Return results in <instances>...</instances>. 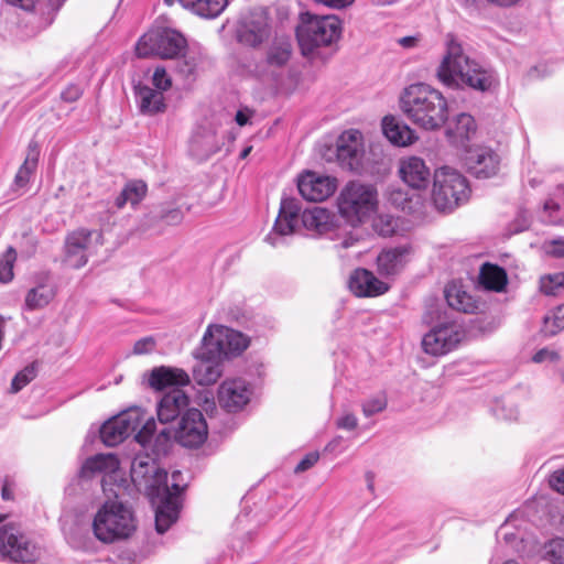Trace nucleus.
Masks as SVG:
<instances>
[{"label": "nucleus", "mask_w": 564, "mask_h": 564, "mask_svg": "<svg viewBox=\"0 0 564 564\" xmlns=\"http://www.w3.org/2000/svg\"><path fill=\"white\" fill-rule=\"evenodd\" d=\"M131 479L135 487L160 505L155 512V529L163 534L178 518V495L184 486L178 484L181 471L172 474V482H167V473L161 469L155 459L148 453H139L131 463Z\"/></svg>", "instance_id": "1"}, {"label": "nucleus", "mask_w": 564, "mask_h": 564, "mask_svg": "<svg viewBox=\"0 0 564 564\" xmlns=\"http://www.w3.org/2000/svg\"><path fill=\"white\" fill-rule=\"evenodd\" d=\"M400 108L413 124L426 131L440 130L448 120L446 98L425 84L406 87L400 97Z\"/></svg>", "instance_id": "2"}, {"label": "nucleus", "mask_w": 564, "mask_h": 564, "mask_svg": "<svg viewBox=\"0 0 564 564\" xmlns=\"http://www.w3.org/2000/svg\"><path fill=\"white\" fill-rule=\"evenodd\" d=\"M437 77L446 86L465 84L480 91L490 89L495 83L492 72L470 59L452 35L447 36L446 54L437 68Z\"/></svg>", "instance_id": "3"}, {"label": "nucleus", "mask_w": 564, "mask_h": 564, "mask_svg": "<svg viewBox=\"0 0 564 564\" xmlns=\"http://www.w3.org/2000/svg\"><path fill=\"white\" fill-rule=\"evenodd\" d=\"M155 427L152 416L147 417L140 408H132L107 421L100 429V437L105 445L112 447L137 432L135 441L145 445L150 442Z\"/></svg>", "instance_id": "4"}, {"label": "nucleus", "mask_w": 564, "mask_h": 564, "mask_svg": "<svg viewBox=\"0 0 564 564\" xmlns=\"http://www.w3.org/2000/svg\"><path fill=\"white\" fill-rule=\"evenodd\" d=\"M469 195L468 181L459 171L448 165L434 171L431 199L438 212H453L466 203Z\"/></svg>", "instance_id": "5"}, {"label": "nucleus", "mask_w": 564, "mask_h": 564, "mask_svg": "<svg viewBox=\"0 0 564 564\" xmlns=\"http://www.w3.org/2000/svg\"><path fill=\"white\" fill-rule=\"evenodd\" d=\"M337 206L347 223L358 226L377 209V188L359 181L348 182L337 198Z\"/></svg>", "instance_id": "6"}, {"label": "nucleus", "mask_w": 564, "mask_h": 564, "mask_svg": "<svg viewBox=\"0 0 564 564\" xmlns=\"http://www.w3.org/2000/svg\"><path fill=\"white\" fill-rule=\"evenodd\" d=\"M135 519L129 507L120 501H106L93 522L96 538L102 542L126 539L135 530Z\"/></svg>", "instance_id": "7"}, {"label": "nucleus", "mask_w": 564, "mask_h": 564, "mask_svg": "<svg viewBox=\"0 0 564 564\" xmlns=\"http://www.w3.org/2000/svg\"><path fill=\"white\" fill-rule=\"evenodd\" d=\"M340 34L341 22L338 17L315 15L310 12L301 14L296 35L304 55L311 54L316 47L330 45Z\"/></svg>", "instance_id": "8"}, {"label": "nucleus", "mask_w": 564, "mask_h": 564, "mask_svg": "<svg viewBox=\"0 0 564 564\" xmlns=\"http://www.w3.org/2000/svg\"><path fill=\"white\" fill-rule=\"evenodd\" d=\"M184 36L171 29H152L137 43L135 52L139 57L152 55L161 58H175L185 48Z\"/></svg>", "instance_id": "9"}, {"label": "nucleus", "mask_w": 564, "mask_h": 564, "mask_svg": "<svg viewBox=\"0 0 564 564\" xmlns=\"http://www.w3.org/2000/svg\"><path fill=\"white\" fill-rule=\"evenodd\" d=\"M202 344L209 347L221 359L236 357L249 346L248 338L232 328L223 325H209Z\"/></svg>", "instance_id": "10"}, {"label": "nucleus", "mask_w": 564, "mask_h": 564, "mask_svg": "<svg viewBox=\"0 0 564 564\" xmlns=\"http://www.w3.org/2000/svg\"><path fill=\"white\" fill-rule=\"evenodd\" d=\"M101 234L96 230L80 229L72 232L66 238L65 250H66V262L74 269L84 267L88 258L96 251V248L100 246Z\"/></svg>", "instance_id": "11"}, {"label": "nucleus", "mask_w": 564, "mask_h": 564, "mask_svg": "<svg viewBox=\"0 0 564 564\" xmlns=\"http://www.w3.org/2000/svg\"><path fill=\"white\" fill-rule=\"evenodd\" d=\"M336 148L337 161L343 169L351 172L362 170L365 145L362 133L359 130L344 131L337 139Z\"/></svg>", "instance_id": "12"}, {"label": "nucleus", "mask_w": 564, "mask_h": 564, "mask_svg": "<svg viewBox=\"0 0 564 564\" xmlns=\"http://www.w3.org/2000/svg\"><path fill=\"white\" fill-rule=\"evenodd\" d=\"M292 43L289 37L275 39L267 50L265 57L256 65V74L261 78L275 79L292 57Z\"/></svg>", "instance_id": "13"}, {"label": "nucleus", "mask_w": 564, "mask_h": 564, "mask_svg": "<svg viewBox=\"0 0 564 564\" xmlns=\"http://www.w3.org/2000/svg\"><path fill=\"white\" fill-rule=\"evenodd\" d=\"M251 384L242 378H227L218 387L219 405L229 413L242 411L252 397Z\"/></svg>", "instance_id": "14"}, {"label": "nucleus", "mask_w": 564, "mask_h": 564, "mask_svg": "<svg viewBox=\"0 0 564 564\" xmlns=\"http://www.w3.org/2000/svg\"><path fill=\"white\" fill-rule=\"evenodd\" d=\"M462 337L458 325L443 323L436 325L423 336L422 348L431 356H442L456 348Z\"/></svg>", "instance_id": "15"}, {"label": "nucleus", "mask_w": 564, "mask_h": 564, "mask_svg": "<svg viewBox=\"0 0 564 564\" xmlns=\"http://www.w3.org/2000/svg\"><path fill=\"white\" fill-rule=\"evenodd\" d=\"M207 423L197 409L187 410L181 417L175 432L177 442L185 447H198L207 438Z\"/></svg>", "instance_id": "16"}, {"label": "nucleus", "mask_w": 564, "mask_h": 564, "mask_svg": "<svg viewBox=\"0 0 564 564\" xmlns=\"http://www.w3.org/2000/svg\"><path fill=\"white\" fill-rule=\"evenodd\" d=\"M398 175L412 189L424 191L429 187L433 174L421 156L406 155L398 162Z\"/></svg>", "instance_id": "17"}, {"label": "nucleus", "mask_w": 564, "mask_h": 564, "mask_svg": "<svg viewBox=\"0 0 564 564\" xmlns=\"http://www.w3.org/2000/svg\"><path fill=\"white\" fill-rule=\"evenodd\" d=\"M466 166L477 178H490L498 173L499 155L488 147H476L467 151Z\"/></svg>", "instance_id": "18"}, {"label": "nucleus", "mask_w": 564, "mask_h": 564, "mask_svg": "<svg viewBox=\"0 0 564 564\" xmlns=\"http://www.w3.org/2000/svg\"><path fill=\"white\" fill-rule=\"evenodd\" d=\"M192 372L197 384L212 386L224 373L223 359L209 347L203 346L202 351L196 355Z\"/></svg>", "instance_id": "19"}, {"label": "nucleus", "mask_w": 564, "mask_h": 564, "mask_svg": "<svg viewBox=\"0 0 564 564\" xmlns=\"http://www.w3.org/2000/svg\"><path fill=\"white\" fill-rule=\"evenodd\" d=\"M337 187L335 177L306 172L297 182L300 194L306 200L321 202L328 198Z\"/></svg>", "instance_id": "20"}, {"label": "nucleus", "mask_w": 564, "mask_h": 564, "mask_svg": "<svg viewBox=\"0 0 564 564\" xmlns=\"http://www.w3.org/2000/svg\"><path fill=\"white\" fill-rule=\"evenodd\" d=\"M349 290L359 297L378 296L388 291V284L380 281L366 269H356L349 280Z\"/></svg>", "instance_id": "21"}, {"label": "nucleus", "mask_w": 564, "mask_h": 564, "mask_svg": "<svg viewBox=\"0 0 564 564\" xmlns=\"http://www.w3.org/2000/svg\"><path fill=\"white\" fill-rule=\"evenodd\" d=\"M189 405V398L182 389H172L165 393L158 403L156 412L161 423H169L182 413L184 414Z\"/></svg>", "instance_id": "22"}, {"label": "nucleus", "mask_w": 564, "mask_h": 564, "mask_svg": "<svg viewBox=\"0 0 564 564\" xmlns=\"http://www.w3.org/2000/svg\"><path fill=\"white\" fill-rule=\"evenodd\" d=\"M189 383L188 373L181 368L161 366L154 368L149 376L150 387L159 391L167 388L181 389Z\"/></svg>", "instance_id": "23"}, {"label": "nucleus", "mask_w": 564, "mask_h": 564, "mask_svg": "<svg viewBox=\"0 0 564 564\" xmlns=\"http://www.w3.org/2000/svg\"><path fill=\"white\" fill-rule=\"evenodd\" d=\"M410 253V246L383 250L377 258L378 272L386 276L399 273L404 268Z\"/></svg>", "instance_id": "24"}, {"label": "nucleus", "mask_w": 564, "mask_h": 564, "mask_svg": "<svg viewBox=\"0 0 564 564\" xmlns=\"http://www.w3.org/2000/svg\"><path fill=\"white\" fill-rule=\"evenodd\" d=\"M301 207L295 198H283L281 200L279 215L275 219L273 231L280 236H288L294 232L299 224Z\"/></svg>", "instance_id": "25"}, {"label": "nucleus", "mask_w": 564, "mask_h": 564, "mask_svg": "<svg viewBox=\"0 0 564 564\" xmlns=\"http://www.w3.org/2000/svg\"><path fill=\"white\" fill-rule=\"evenodd\" d=\"M269 36V24L264 14L252 15L238 30L239 42L257 46Z\"/></svg>", "instance_id": "26"}, {"label": "nucleus", "mask_w": 564, "mask_h": 564, "mask_svg": "<svg viewBox=\"0 0 564 564\" xmlns=\"http://www.w3.org/2000/svg\"><path fill=\"white\" fill-rule=\"evenodd\" d=\"M301 220L305 229L317 235L329 232L335 228L334 214L318 206L303 210Z\"/></svg>", "instance_id": "27"}, {"label": "nucleus", "mask_w": 564, "mask_h": 564, "mask_svg": "<svg viewBox=\"0 0 564 564\" xmlns=\"http://www.w3.org/2000/svg\"><path fill=\"white\" fill-rule=\"evenodd\" d=\"M382 131L386 138L398 147H406L417 140L414 130L392 116L382 119Z\"/></svg>", "instance_id": "28"}, {"label": "nucleus", "mask_w": 564, "mask_h": 564, "mask_svg": "<svg viewBox=\"0 0 564 564\" xmlns=\"http://www.w3.org/2000/svg\"><path fill=\"white\" fill-rule=\"evenodd\" d=\"M476 133V122L468 113L457 115L446 129V135L449 141L458 147L465 143Z\"/></svg>", "instance_id": "29"}, {"label": "nucleus", "mask_w": 564, "mask_h": 564, "mask_svg": "<svg viewBox=\"0 0 564 564\" xmlns=\"http://www.w3.org/2000/svg\"><path fill=\"white\" fill-rule=\"evenodd\" d=\"M137 102L140 112L143 115H155L165 110L163 93L148 86H140L135 89Z\"/></svg>", "instance_id": "30"}, {"label": "nucleus", "mask_w": 564, "mask_h": 564, "mask_svg": "<svg viewBox=\"0 0 564 564\" xmlns=\"http://www.w3.org/2000/svg\"><path fill=\"white\" fill-rule=\"evenodd\" d=\"M445 299L447 304L458 312L475 313L478 308L477 302L473 296L455 282L446 285Z\"/></svg>", "instance_id": "31"}, {"label": "nucleus", "mask_w": 564, "mask_h": 564, "mask_svg": "<svg viewBox=\"0 0 564 564\" xmlns=\"http://www.w3.org/2000/svg\"><path fill=\"white\" fill-rule=\"evenodd\" d=\"M148 193V186L143 181H129L115 199V206L122 209L127 204L132 207L139 205Z\"/></svg>", "instance_id": "32"}, {"label": "nucleus", "mask_w": 564, "mask_h": 564, "mask_svg": "<svg viewBox=\"0 0 564 564\" xmlns=\"http://www.w3.org/2000/svg\"><path fill=\"white\" fill-rule=\"evenodd\" d=\"M119 469V459L113 454H98L86 459L82 475L90 477L96 473L112 474Z\"/></svg>", "instance_id": "33"}, {"label": "nucleus", "mask_w": 564, "mask_h": 564, "mask_svg": "<svg viewBox=\"0 0 564 564\" xmlns=\"http://www.w3.org/2000/svg\"><path fill=\"white\" fill-rule=\"evenodd\" d=\"M181 6L185 9L191 10L195 14L213 19L219 15L226 6L228 0H177Z\"/></svg>", "instance_id": "34"}, {"label": "nucleus", "mask_w": 564, "mask_h": 564, "mask_svg": "<svg viewBox=\"0 0 564 564\" xmlns=\"http://www.w3.org/2000/svg\"><path fill=\"white\" fill-rule=\"evenodd\" d=\"M54 296V286L50 283L42 282L28 291L24 306L29 311L41 310L48 305Z\"/></svg>", "instance_id": "35"}, {"label": "nucleus", "mask_w": 564, "mask_h": 564, "mask_svg": "<svg viewBox=\"0 0 564 564\" xmlns=\"http://www.w3.org/2000/svg\"><path fill=\"white\" fill-rule=\"evenodd\" d=\"M479 280L485 289L500 292L507 284V273L498 265L485 263L480 269Z\"/></svg>", "instance_id": "36"}, {"label": "nucleus", "mask_w": 564, "mask_h": 564, "mask_svg": "<svg viewBox=\"0 0 564 564\" xmlns=\"http://www.w3.org/2000/svg\"><path fill=\"white\" fill-rule=\"evenodd\" d=\"M40 158V147L37 142L31 141L28 147L26 156L23 164L18 170L14 177L17 186L22 187L30 181L31 175L35 172Z\"/></svg>", "instance_id": "37"}, {"label": "nucleus", "mask_w": 564, "mask_h": 564, "mask_svg": "<svg viewBox=\"0 0 564 564\" xmlns=\"http://www.w3.org/2000/svg\"><path fill=\"white\" fill-rule=\"evenodd\" d=\"M564 329V304L558 305L543 319L542 332L545 336H554Z\"/></svg>", "instance_id": "38"}, {"label": "nucleus", "mask_w": 564, "mask_h": 564, "mask_svg": "<svg viewBox=\"0 0 564 564\" xmlns=\"http://www.w3.org/2000/svg\"><path fill=\"white\" fill-rule=\"evenodd\" d=\"M542 560L550 564H564V539L555 538L543 546Z\"/></svg>", "instance_id": "39"}, {"label": "nucleus", "mask_w": 564, "mask_h": 564, "mask_svg": "<svg viewBox=\"0 0 564 564\" xmlns=\"http://www.w3.org/2000/svg\"><path fill=\"white\" fill-rule=\"evenodd\" d=\"M372 227L380 236L390 237L397 231L398 219L388 214H379L373 219Z\"/></svg>", "instance_id": "40"}, {"label": "nucleus", "mask_w": 564, "mask_h": 564, "mask_svg": "<svg viewBox=\"0 0 564 564\" xmlns=\"http://www.w3.org/2000/svg\"><path fill=\"white\" fill-rule=\"evenodd\" d=\"M17 260V252L9 247L3 254L0 256V282L8 283L13 279V265Z\"/></svg>", "instance_id": "41"}, {"label": "nucleus", "mask_w": 564, "mask_h": 564, "mask_svg": "<svg viewBox=\"0 0 564 564\" xmlns=\"http://www.w3.org/2000/svg\"><path fill=\"white\" fill-rule=\"evenodd\" d=\"M564 288V273L544 275L540 279V290L545 295H554Z\"/></svg>", "instance_id": "42"}, {"label": "nucleus", "mask_w": 564, "mask_h": 564, "mask_svg": "<svg viewBox=\"0 0 564 564\" xmlns=\"http://www.w3.org/2000/svg\"><path fill=\"white\" fill-rule=\"evenodd\" d=\"M36 377V368L34 365H29L19 371L12 379L11 393H18L26 384H29Z\"/></svg>", "instance_id": "43"}, {"label": "nucleus", "mask_w": 564, "mask_h": 564, "mask_svg": "<svg viewBox=\"0 0 564 564\" xmlns=\"http://www.w3.org/2000/svg\"><path fill=\"white\" fill-rule=\"evenodd\" d=\"M387 398L384 395H377L370 398L361 404L362 413L365 416L369 417L379 412H382L387 408Z\"/></svg>", "instance_id": "44"}, {"label": "nucleus", "mask_w": 564, "mask_h": 564, "mask_svg": "<svg viewBox=\"0 0 564 564\" xmlns=\"http://www.w3.org/2000/svg\"><path fill=\"white\" fill-rule=\"evenodd\" d=\"M199 56L196 54H186L177 62V70L185 77L194 75L199 64Z\"/></svg>", "instance_id": "45"}, {"label": "nucleus", "mask_w": 564, "mask_h": 564, "mask_svg": "<svg viewBox=\"0 0 564 564\" xmlns=\"http://www.w3.org/2000/svg\"><path fill=\"white\" fill-rule=\"evenodd\" d=\"M496 415L506 421H517L519 409L513 402H503L496 408Z\"/></svg>", "instance_id": "46"}, {"label": "nucleus", "mask_w": 564, "mask_h": 564, "mask_svg": "<svg viewBox=\"0 0 564 564\" xmlns=\"http://www.w3.org/2000/svg\"><path fill=\"white\" fill-rule=\"evenodd\" d=\"M152 80L153 85L159 89L158 91L161 93L167 90L172 85V80L163 67L155 68Z\"/></svg>", "instance_id": "47"}, {"label": "nucleus", "mask_w": 564, "mask_h": 564, "mask_svg": "<svg viewBox=\"0 0 564 564\" xmlns=\"http://www.w3.org/2000/svg\"><path fill=\"white\" fill-rule=\"evenodd\" d=\"M156 340L153 336H147L137 340L133 345L134 355H145L154 350Z\"/></svg>", "instance_id": "48"}, {"label": "nucleus", "mask_w": 564, "mask_h": 564, "mask_svg": "<svg viewBox=\"0 0 564 564\" xmlns=\"http://www.w3.org/2000/svg\"><path fill=\"white\" fill-rule=\"evenodd\" d=\"M160 218L167 225H178L183 220V213L180 208L162 209Z\"/></svg>", "instance_id": "49"}, {"label": "nucleus", "mask_w": 564, "mask_h": 564, "mask_svg": "<svg viewBox=\"0 0 564 564\" xmlns=\"http://www.w3.org/2000/svg\"><path fill=\"white\" fill-rule=\"evenodd\" d=\"M336 426L341 430L354 431L358 426V419L352 413H345L336 421Z\"/></svg>", "instance_id": "50"}, {"label": "nucleus", "mask_w": 564, "mask_h": 564, "mask_svg": "<svg viewBox=\"0 0 564 564\" xmlns=\"http://www.w3.org/2000/svg\"><path fill=\"white\" fill-rule=\"evenodd\" d=\"M532 360L536 364L543 362V361H551L556 362L560 360V355L555 350H550L547 348H542L539 351L535 352V355L532 357Z\"/></svg>", "instance_id": "51"}, {"label": "nucleus", "mask_w": 564, "mask_h": 564, "mask_svg": "<svg viewBox=\"0 0 564 564\" xmlns=\"http://www.w3.org/2000/svg\"><path fill=\"white\" fill-rule=\"evenodd\" d=\"M319 458V454L317 452L308 453L294 468L295 473H303L311 467H313Z\"/></svg>", "instance_id": "52"}, {"label": "nucleus", "mask_w": 564, "mask_h": 564, "mask_svg": "<svg viewBox=\"0 0 564 564\" xmlns=\"http://www.w3.org/2000/svg\"><path fill=\"white\" fill-rule=\"evenodd\" d=\"M83 90L77 85H69L63 93H62V99L67 102H73L79 99L82 96Z\"/></svg>", "instance_id": "53"}, {"label": "nucleus", "mask_w": 564, "mask_h": 564, "mask_svg": "<svg viewBox=\"0 0 564 564\" xmlns=\"http://www.w3.org/2000/svg\"><path fill=\"white\" fill-rule=\"evenodd\" d=\"M212 139V135H207L206 137V140H202L199 137H195L194 138V143L198 144V145H202L204 149V153L206 155H209L212 153H215L216 151H218L219 149V145L218 143H215V142H210L209 140Z\"/></svg>", "instance_id": "54"}, {"label": "nucleus", "mask_w": 564, "mask_h": 564, "mask_svg": "<svg viewBox=\"0 0 564 564\" xmlns=\"http://www.w3.org/2000/svg\"><path fill=\"white\" fill-rule=\"evenodd\" d=\"M551 487L557 492L564 495V470H556L550 479Z\"/></svg>", "instance_id": "55"}, {"label": "nucleus", "mask_w": 564, "mask_h": 564, "mask_svg": "<svg viewBox=\"0 0 564 564\" xmlns=\"http://www.w3.org/2000/svg\"><path fill=\"white\" fill-rule=\"evenodd\" d=\"M544 248L549 254L555 257L564 256V240H552L546 242Z\"/></svg>", "instance_id": "56"}, {"label": "nucleus", "mask_w": 564, "mask_h": 564, "mask_svg": "<svg viewBox=\"0 0 564 564\" xmlns=\"http://www.w3.org/2000/svg\"><path fill=\"white\" fill-rule=\"evenodd\" d=\"M252 116V111L248 108L237 111L235 120L238 126L242 127L248 123L249 118Z\"/></svg>", "instance_id": "57"}, {"label": "nucleus", "mask_w": 564, "mask_h": 564, "mask_svg": "<svg viewBox=\"0 0 564 564\" xmlns=\"http://www.w3.org/2000/svg\"><path fill=\"white\" fill-rule=\"evenodd\" d=\"M8 3L19 7L25 11H30L34 8L37 0H6Z\"/></svg>", "instance_id": "58"}, {"label": "nucleus", "mask_w": 564, "mask_h": 564, "mask_svg": "<svg viewBox=\"0 0 564 564\" xmlns=\"http://www.w3.org/2000/svg\"><path fill=\"white\" fill-rule=\"evenodd\" d=\"M50 8L57 11L65 2V0H47Z\"/></svg>", "instance_id": "59"}, {"label": "nucleus", "mask_w": 564, "mask_h": 564, "mask_svg": "<svg viewBox=\"0 0 564 564\" xmlns=\"http://www.w3.org/2000/svg\"><path fill=\"white\" fill-rule=\"evenodd\" d=\"M367 487L370 491L375 490L373 475L371 473L366 474Z\"/></svg>", "instance_id": "60"}, {"label": "nucleus", "mask_w": 564, "mask_h": 564, "mask_svg": "<svg viewBox=\"0 0 564 564\" xmlns=\"http://www.w3.org/2000/svg\"><path fill=\"white\" fill-rule=\"evenodd\" d=\"M400 44L405 46V47H409L413 44L414 42V39L413 37H410V36H405V37H402L400 41Z\"/></svg>", "instance_id": "61"}, {"label": "nucleus", "mask_w": 564, "mask_h": 564, "mask_svg": "<svg viewBox=\"0 0 564 564\" xmlns=\"http://www.w3.org/2000/svg\"><path fill=\"white\" fill-rule=\"evenodd\" d=\"M341 438L340 437H337L335 440H333L332 442H329L326 446V451H332L335 446H337L339 443H340Z\"/></svg>", "instance_id": "62"}, {"label": "nucleus", "mask_w": 564, "mask_h": 564, "mask_svg": "<svg viewBox=\"0 0 564 564\" xmlns=\"http://www.w3.org/2000/svg\"><path fill=\"white\" fill-rule=\"evenodd\" d=\"M251 150H252V147H248V148L243 149L242 152L240 153V158L246 159L249 155V153L251 152Z\"/></svg>", "instance_id": "63"}, {"label": "nucleus", "mask_w": 564, "mask_h": 564, "mask_svg": "<svg viewBox=\"0 0 564 564\" xmlns=\"http://www.w3.org/2000/svg\"><path fill=\"white\" fill-rule=\"evenodd\" d=\"M10 497H11V496H10V491H9V489L4 487V488L2 489V498H3L4 500H8V499H10Z\"/></svg>", "instance_id": "64"}]
</instances>
